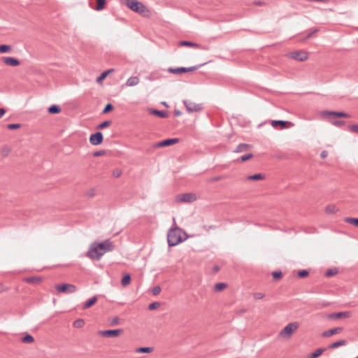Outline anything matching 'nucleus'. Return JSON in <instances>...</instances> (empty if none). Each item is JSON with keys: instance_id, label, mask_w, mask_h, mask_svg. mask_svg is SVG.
<instances>
[{"instance_id": "37998d69", "label": "nucleus", "mask_w": 358, "mask_h": 358, "mask_svg": "<svg viewBox=\"0 0 358 358\" xmlns=\"http://www.w3.org/2000/svg\"><path fill=\"white\" fill-rule=\"evenodd\" d=\"M113 108H114V107H113V104H111L110 103H107L105 106V107L102 111V113H103V114L108 113L109 112L112 111L113 110Z\"/></svg>"}, {"instance_id": "774afa93", "label": "nucleus", "mask_w": 358, "mask_h": 358, "mask_svg": "<svg viewBox=\"0 0 358 358\" xmlns=\"http://www.w3.org/2000/svg\"><path fill=\"white\" fill-rule=\"evenodd\" d=\"M162 104L164 106H165L166 107H168V105H167V103L165 101L162 102Z\"/></svg>"}, {"instance_id": "7ed1b4c3", "label": "nucleus", "mask_w": 358, "mask_h": 358, "mask_svg": "<svg viewBox=\"0 0 358 358\" xmlns=\"http://www.w3.org/2000/svg\"><path fill=\"white\" fill-rule=\"evenodd\" d=\"M186 235L185 232L182 229L176 227L169 230L167 233V243L169 247H173L182 242L186 239L182 237V234Z\"/></svg>"}, {"instance_id": "f8f14e48", "label": "nucleus", "mask_w": 358, "mask_h": 358, "mask_svg": "<svg viewBox=\"0 0 358 358\" xmlns=\"http://www.w3.org/2000/svg\"><path fill=\"white\" fill-rule=\"evenodd\" d=\"M183 103L188 113L200 111L203 108L201 104L194 103L187 100H183Z\"/></svg>"}, {"instance_id": "338daca9", "label": "nucleus", "mask_w": 358, "mask_h": 358, "mask_svg": "<svg viewBox=\"0 0 358 358\" xmlns=\"http://www.w3.org/2000/svg\"><path fill=\"white\" fill-rule=\"evenodd\" d=\"M7 154H8V150H6V151L3 150V156H6Z\"/></svg>"}, {"instance_id": "c85d7f7f", "label": "nucleus", "mask_w": 358, "mask_h": 358, "mask_svg": "<svg viewBox=\"0 0 358 358\" xmlns=\"http://www.w3.org/2000/svg\"><path fill=\"white\" fill-rule=\"evenodd\" d=\"M131 275L129 273H126L123 275L121 280V284L122 286H127L131 282Z\"/></svg>"}, {"instance_id": "6e6d98bb", "label": "nucleus", "mask_w": 358, "mask_h": 358, "mask_svg": "<svg viewBox=\"0 0 358 358\" xmlns=\"http://www.w3.org/2000/svg\"><path fill=\"white\" fill-rule=\"evenodd\" d=\"M318 31L317 29H313L305 38V39H308L313 36V35Z\"/></svg>"}, {"instance_id": "393cba45", "label": "nucleus", "mask_w": 358, "mask_h": 358, "mask_svg": "<svg viewBox=\"0 0 358 358\" xmlns=\"http://www.w3.org/2000/svg\"><path fill=\"white\" fill-rule=\"evenodd\" d=\"M106 0H96V5L93 8L97 11L102 10L106 6Z\"/></svg>"}, {"instance_id": "f3484780", "label": "nucleus", "mask_w": 358, "mask_h": 358, "mask_svg": "<svg viewBox=\"0 0 358 358\" xmlns=\"http://www.w3.org/2000/svg\"><path fill=\"white\" fill-rule=\"evenodd\" d=\"M343 327H336L333 329H330L327 331H323L322 333V337H330L334 334H337L341 333L343 331Z\"/></svg>"}, {"instance_id": "0eeeda50", "label": "nucleus", "mask_w": 358, "mask_h": 358, "mask_svg": "<svg viewBox=\"0 0 358 358\" xmlns=\"http://www.w3.org/2000/svg\"><path fill=\"white\" fill-rule=\"evenodd\" d=\"M203 64H200V65L194 66H191V67H177V68L170 67L168 69V72L173 73V74H180V73H183L192 72V71H196Z\"/></svg>"}, {"instance_id": "20e7f679", "label": "nucleus", "mask_w": 358, "mask_h": 358, "mask_svg": "<svg viewBox=\"0 0 358 358\" xmlns=\"http://www.w3.org/2000/svg\"><path fill=\"white\" fill-rule=\"evenodd\" d=\"M320 116L323 118H327L331 123V120H336L338 117H350V115L343 111H334V110H322L320 113Z\"/></svg>"}, {"instance_id": "13d9d810", "label": "nucleus", "mask_w": 358, "mask_h": 358, "mask_svg": "<svg viewBox=\"0 0 358 358\" xmlns=\"http://www.w3.org/2000/svg\"><path fill=\"white\" fill-rule=\"evenodd\" d=\"M95 195V191L94 189H91L87 192V196L88 197H93Z\"/></svg>"}, {"instance_id": "a878e982", "label": "nucleus", "mask_w": 358, "mask_h": 358, "mask_svg": "<svg viewBox=\"0 0 358 358\" xmlns=\"http://www.w3.org/2000/svg\"><path fill=\"white\" fill-rule=\"evenodd\" d=\"M179 45L181 46H188V47H194V48H200L201 45L198 43H193L189 41H181L179 43Z\"/></svg>"}, {"instance_id": "a19ab883", "label": "nucleus", "mask_w": 358, "mask_h": 358, "mask_svg": "<svg viewBox=\"0 0 358 358\" xmlns=\"http://www.w3.org/2000/svg\"><path fill=\"white\" fill-rule=\"evenodd\" d=\"M331 124L336 127H341L345 124V122L341 120H331Z\"/></svg>"}, {"instance_id": "4be33fe9", "label": "nucleus", "mask_w": 358, "mask_h": 358, "mask_svg": "<svg viewBox=\"0 0 358 358\" xmlns=\"http://www.w3.org/2000/svg\"><path fill=\"white\" fill-rule=\"evenodd\" d=\"M326 348H320L316 349L313 352H312L310 355H308V358H317L320 357Z\"/></svg>"}, {"instance_id": "603ef678", "label": "nucleus", "mask_w": 358, "mask_h": 358, "mask_svg": "<svg viewBox=\"0 0 358 358\" xmlns=\"http://www.w3.org/2000/svg\"><path fill=\"white\" fill-rule=\"evenodd\" d=\"M119 322H120V319L118 317H113L110 322V326H115L117 325V324H119Z\"/></svg>"}, {"instance_id": "ddd939ff", "label": "nucleus", "mask_w": 358, "mask_h": 358, "mask_svg": "<svg viewBox=\"0 0 358 358\" xmlns=\"http://www.w3.org/2000/svg\"><path fill=\"white\" fill-rule=\"evenodd\" d=\"M289 57L293 59L303 62L308 59V54L305 51L298 50L290 52Z\"/></svg>"}, {"instance_id": "79ce46f5", "label": "nucleus", "mask_w": 358, "mask_h": 358, "mask_svg": "<svg viewBox=\"0 0 358 358\" xmlns=\"http://www.w3.org/2000/svg\"><path fill=\"white\" fill-rule=\"evenodd\" d=\"M308 274H309V271L306 269L300 270L297 273V275L300 278H304L307 277L308 275Z\"/></svg>"}, {"instance_id": "bb28decb", "label": "nucleus", "mask_w": 358, "mask_h": 358, "mask_svg": "<svg viewBox=\"0 0 358 358\" xmlns=\"http://www.w3.org/2000/svg\"><path fill=\"white\" fill-rule=\"evenodd\" d=\"M153 350L154 348L152 347H140L136 349V352L138 353H150Z\"/></svg>"}, {"instance_id": "5fc2aeb1", "label": "nucleus", "mask_w": 358, "mask_h": 358, "mask_svg": "<svg viewBox=\"0 0 358 358\" xmlns=\"http://www.w3.org/2000/svg\"><path fill=\"white\" fill-rule=\"evenodd\" d=\"M122 175V171L120 169H115L113 172V176L115 178H119Z\"/></svg>"}, {"instance_id": "de8ad7c7", "label": "nucleus", "mask_w": 358, "mask_h": 358, "mask_svg": "<svg viewBox=\"0 0 358 358\" xmlns=\"http://www.w3.org/2000/svg\"><path fill=\"white\" fill-rule=\"evenodd\" d=\"M161 287L159 285L155 286L152 289V294L155 296L159 294L161 292Z\"/></svg>"}, {"instance_id": "680f3d73", "label": "nucleus", "mask_w": 358, "mask_h": 358, "mask_svg": "<svg viewBox=\"0 0 358 358\" xmlns=\"http://www.w3.org/2000/svg\"><path fill=\"white\" fill-rule=\"evenodd\" d=\"M307 1H309V2H323V3H325V2H327L329 0H306Z\"/></svg>"}, {"instance_id": "412c9836", "label": "nucleus", "mask_w": 358, "mask_h": 358, "mask_svg": "<svg viewBox=\"0 0 358 358\" xmlns=\"http://www.w3.org/2000/svg\"><path fill=\"white\" fill-rule=\"evenodd\" d=\"M251 145L247 143H240L235 149V152H242L250 148Z\"/></svg>"}, {"instance_id": "72a5a7b5", "label": "nucleus", "mask_w": 358, "mask_h": 358, "mask_svg": "<svg viewBox=\"0 0 358 358\" xmlns=\"http://www.w3.org/2000/svg\"><path fill=\"white\" fill-rule=\"evenodd\" d=\"M21 341L24 343H31L34 341V338L31 334H26L21 338Z\"/></svg>"}, {"instance_id": "c03bdc74", "label": "nucleus", "mask_w": 358, "mask_h": 358, "mask_svg": "<svg viewBox=\"0 0 358 358\" xmlns=\"http://www.w3.org/2000/svg\"><path fill=\"white\" fill-rule=\"evenodd\" d=\"M159 306H160V303L157 302V301H155V302L151 303L148 306V309L150 310H155V309L158 308Z\"/></svg>"}, {"instance_id": "58836bf2", "label": "nucleus", "mask_w": 358, "mask_h": 358, "mask_svg": "<svg viewBox=\"0 0 358 358\" xmlns=\"http://www.w3.org/2000/svg\"><path fill=\"white\" fill-rule=\"evenodd\" d=\"M84 324L85 322L83 319H77L73 323V326L75 328H81L84 326Z\"/></svg>"}, {"instance_id": "cd10ccee", "label": "nucleus", "mask_w": 358, "mask_h": 358, "mask_svg": "<svg viewBox=\"0 0 358 358\" xmlns=\"http://www.w3.org/2000/svg\"><path fill=\"white\" fill-rule=\"evenodd\" d=\"M139 83V78L136 76L130 77L127 80V85L128 86H135Z\"/></svg>"}, {"instance_id": "ea45409f", "label": "nucleus", "mask_w": 358, "mask_h": 358, "mask_svg": "<svg viewBox=\"0 0 358 358\" xmlns=\"http://www.w3.org/2000/svg\"><path fill=\"white\" fill-rule=\"evenodd\" d=\"M272 276L275 280H279L282 277V273L280 271H275L272 272Z\"/></svg>"}, {"instance_id": "a211bd4d", "label": "nucleus", "mask_w": 358, "mask_h": 358, "mask_svg": "<svg viewBox=\"0 0 358 358\" xmlns=\"http://www.w3.org/2000/svg\"><path fill=\"white\" fill-rule=\"evenodd\" d=\"M148 111L150 114L156 115L159 117L166 118L168 117V113L164 110H159L157 109L149 108Z\"/></svg>"}, {"instance_id": "bf43d9fd", "label": "nucleus", "mask_w": 358, "mask_h": 358, "mask_svg": "<svg viewBox=\"0 0 358 358\" xmlns=\"http://www.w3.org/2000/svg\"><path fill=\"white\" fill-rule=\"evenodd\" d=\"M203 229L206 231H208L209 229H216V226L215 225H210V226H206V225H204L203 226Z\"/></svg>"}, {"instance_id": "864d4df0", "label": "nucleus", "mask_w": 358, "mask_h": 358, "mask_svg": "<svg viewBox=\"0 0 358 358\" xmlns=\"http://www.w3.org/2000/svg\"><path fill=\"white\" fill-rule=\"evenodd\" d=\"M253 296L256 299H262L264 296V294L262 292H255L253 294Z\"/></svg>"}, {"instance_id": "4d7b16f0", "label": "nucleus", "mask_w": 358, "mask_h": 358, "mask_svg": "<svg viewBox=\"0 0 358 358\" xmlns=\"http://www.w3.org/2000/svg\"><path fill=\"white\" fill-rule=\"evenodd\" d=\"M253 4L255 6H262L266 5V3L264 1L258 0V1H255L253 2Z\"/></svg>"}, {"instance_id": "423d86ee", "label": "nucleus", "mask_w": 358, "mask_h": 358, "mask_svg": "<svg viewBox=\"0 0 358 358\" xmlns=\"http://www.w3.org/2000/svg\"><path fill=\"white\" fill-rule=\"evenodd\" d=\"M298 322H291L287 324L280 332V336L290 337L291 335L298 329Z\"/></svg>"}, {"instance_id": "3c124183", "label": "nucleus", "mask_w": 358, "mask_h": 358, "mask_svg": "<svg viewBox=\"0 0 358 358\" xmlns=\"http://www.w3.org/2000/svg\"><path fill=\"white\" fill-rule=\"evenodd\" d=\"M106 153V151L105 150H101L94 152L93 153V156L94 157H100V156L104 155Z\"/></svg>"}, {"instance_id": "f03ea898", "label": "nucleus", "mask_w": 358, "mask_h": 358, "mask_svg": "<svg viewBox=\"0 0 358 358\" xmlns=\"http://www.w3.org/2000/svg\"><path fill=\"white\" fill-rule=\"evenodd\" d=\"M121 3L125 5L131 10L143 16L150 17V10L142 2L138 0H121Z\"/></svg>"}, {"instance_id": "c9c22d12", "label": "nucleus", "mask_w": 358, "mask_h": 358, "mask_svg": "<svg viewBox=\"0 0 358 358\" xmlns=\"http://www.w3.org/2000/svg\"><path fill=\"white\" fill-rule=\"evenodd\" d=\"M112 124L110 120H105L96 126V129H103Z\"/></svg>"}, {"instance_id": "6e6552de", "label": "nucleus", "mask_w": 358, "mask_h": 358, "mask_svg": "<svg viewBox=\"0 0 358 358\" xmlns=\"http://www.w3.org/2000/svg\"><path fill=\"white\" fill-rule=\"evenodd\" d=\"M122 329L101 330L98 334L106 338H115L123 333Z\"/></svg>"}, {"instance_id": "052dcab7", "label": "nucleus", "mask_w": 358, "mask_h": 358, "mask_svg": "<svg viewBox=\"0 0 358 358\" xmlns=\"http://www.w3.org/2000/svg\"><path fill=\"white\" fill-rule=\"evenodd\" d=\"M327 155H328V152L327 150H323L320 154V157L322 159H325L327 157Z\"/></svg>"}, {"instance_id": "b1692460", "label": "nucleus", "mask_w": 358, "mask_h": 358, "mask_svg": "<svg viewBox=\"0 0 358 358\" xmlns=\"http://www.w3.org/2000/svg\"><path fill=\"white\" fill-rule=\"evenodd\" d=\"M61 110L62 109L58 105H52L48 109V113L50 114H58Z\"/></svg>"}, {"instance_id": "2eb2a0df", "label": "nucleus", "mask_w": 358, "mask_h": 358, "mask_svg": "<svg viewBox=\"0 0 358 358\" xmlns=\"http://www.w3.org/2000/svg\"><path fill=\"white\" fill-rule=\"evenodd\" d=\"M351 315L350 312L345 311V312H338L330 313L327 315V318L329 320H336L341 318H346L349 317Z\"/></svg>"}, {"instance_id": "4c0bfd02", "label": "nucleus", "mask_w": 358, "mask_h": 358, "mask_svg": "<svg viewBox=\"0 0 358 358\" xmlns=\"http://www.w3.org/2000/svg\"><path fill=\"white\" fill-rule=\"evenodd\" d=\"M337 273L338 269L336 268H331L326 271L325 276L329 278L336 275Z\"/></svg>"}, {"instance_id": "39448f33", "label": "nucleus", "mask_w": 358, "mask_h": 358, "mask_svg": "<svg viewBox=\"0 0 358 358\" xmlns=\"http://www.w3.org/2000/svg\"><path fill=\"white\" fill-rule=\"evenodd\" d=\"M55 289L59 293L72 294L75 293L78 289L76 285L69 283L57 284L55 285Z\"/></svg>"}, {"instance_id": "1a4fd4ad", "label": "nucleus", "mask_w": 358, "mask_h": 358, "mask_svg": "<svg viewBox=\"0 0 358 358\" xmlns=\"http://www.w3.org/2000/svg\"><path fill=\"white\" fill-rule=\"evenodd\" d=\"M196 196L192 193H185L178 194L176 197L177 202L191 203L196 200Z\"/></svg>"}, {"instance_id": "f704fd0d", "label": "nucleus", "mask_w": 358, "mask_h": 358, "mask_svg": "<svg viewBox=\"0 0 358 358\" xmlns=\"http://www.w3.org/2000/svg\"><path fill=\"white\" fill-rule=\"evenodd\" d=\"M325 211L328 214H333L338 212V209L334 205H329L325 208Z\"/></svg>"}, {"instance_id": "aec40b11", "label": "nucleus", "mask_w": 358, "mask_h": 358, "mask_svg": "<svg viewBox=\"0 0 358 358\" xmlns=\"http://www.w3.org/2000/svg\"><path fill=\"white\" fill-rule=\"evenodd\" d=\"M42 281V278L39 276H31L26 278L24 282L30 284H38Z\"/></svg>"}, {"instance_id": "473e14b6", "label": "nucleus", "mask_w": 358, "mask_h": 358, "mask_svg": "<svg viewBox=\"0 0 358 358\" xmlns=\"http://www.w3.org/2000/svg\"><path fill=\"white\" fill-rule=\"evenodd\" d=\"M12 50V47L10 45L2 44L0 45V52L1 53H8Z\"/></svg>"}, {"instance_id": "69168bd1", "label": "nucleus", "mask_w": 358, "mask_h": 358, "mask_svg": "<svg viewBox=\"0 0 358 358\" xmlns=\"http://www.w3.org/2000/svg\"><path fill=\"white\" fill-rule=\"evenodd\" d=\"M213 269L214 272H217L220 270V267L218 266H215Z\"/></svg>"}, {"instance_id": "e2e57ef3", "label": "nucleus", "mask_w": 358, "mask_h": 358, "mask_svg": "<svg viewBox=\"0 0 358 358\" xmlns=\"http://www.w3.org/2000/svg\"><path fill=\"white\" fill-rule=\"evenodd\" d=\"M6 113V110L4 108H0V118L3 116Z\"/></svg>"}, {"instance_id": "7c9ffc66", "label": "nucleus", "mask_w": 358, "mask_h": 358, "mask_svg": "<svg viewBox=\"0 0 358 358\" xmlns=\"http://www.w3.org/2000/svg\"><path fill=\"white\" fill-rule=\"evenodd\" d=\"M114 71L113 69L105 71L101 73V75L96 78V82L100 83L111 72Z\"/></svg>"}, {"instance_id": "c756f323", "label": "nucleus", "mask_w": 358, "mask_h": 358, "mask_svg": "<svg viewBox=\"0 0 358 358\" xmlns=\"http://www.w3.org/2000/svg\"><path fill=\"white\" fill-rule=\"evenodd\" d=\"M265 178V175L263 173H256L254 175L249 176L248 180H263Z\"/></svg>"}, {"instance_id": "4468645a", "label": "nucleus", "mask_w": 358, "mask_h": 358, "mask_svg": "<svg viewBox=\"0 0 358 358\" xmlns=\"http://www.w3.org/2000/svg\"><path fill=\"white\" fill-rule=\"evenodd\" d=\"M179 141L178 138H166L163 141H161L158 143H157L155 145V148H162V147H167L171 146Z\"/></svg>"}, {"instance_id": "09e8293b", "label": "nucleus", "mask_w": 358, "mask_h": 358, "mask_svg": "<svg viewBox=\"0 0 358 358\" xmlns=\"http://www.w3.org/2000/svg\"><path fill=\"white\" fill-rule=\"evenodd\" d=\"M222 178V176H217L208 179V182L212 183L220 180Z\"/></svg>"}, {"instance_id": "dca6fc26", "label": "nucleus", "mask_w": 358, "mask_h": 358, "mask_svg": "<svg viewBox=\"0 0 358 358\" xmlns=\"http://www.w3.org/2000/svg\"><path fill=\"white\" fill-rule=\"evenodd\" d=\"M2 61L4 64L10 66H17L20 64V61L17 58L12 57H3Z\"/></svg>"}, {"instance_id": "0e129e2a", "label": "nucleus", "mask_w": 358, "mask_h": 358, "mask_svg": "<svg viewBox=\"0 0 358 358\" xmlns=\"http://www.w3.org/2000/svg\"><path fill=\"white\" fill-rule=\"evenodd\" d=\"M181 112L179 110H174V115L175 116H180L181 115Z\"/></svg>"}, {"instance_id": "9d476101", "label": "nucleus", "mask_w": 358, "mask_h": 358, "mask_svg": "<svg viewBox=\"0 0 358 358\" xmlns=\"http://www.w3.org/2000/svg\"><path fill=\"white\" fill-rule=\"evenodd\" d=\"M271 124L274 128H277L278 126H280V129H287L294 126V124L292 122L285 120H271Z\"/></svg>"}, {"instance_id": "9b49d317", "label": "nucleus", "mask_w": 358, "mask_h": 358, "mask_svg": "<svg viewBox=\"0 0 358 358\" xmlns=\"http://www.w3.org/2000/svg\"><path fill=\"white\" fill-rule=\"evenodd\" d=\"M90 143L92 145H100L103 140V134L101 131H96L94 134H92L90 136Z\"/></svg>"}, {"instance_id": "e433bc0d", "label": "nucleus", "mask_w": 358, "mask_h": 358, "mask_svg": "<svg viewBox=\"0 0 358 358\" xmlns=\"http://www.w3.org/2000/svg\"><path fill=\"white\" fill-rule=\"evenodd\" d=\"M226 287H227V284L226 283L218 282V283L215 284V285L214 287V290L215 292H221V291H222Z\"/></svg>"}, {"instance_id": "5701e85b", "label": "nucleus", "mask_w": 358, "mask_h": 358, "mask_svg": "<svg viewBox=\"0 0 358 358\" xmlns=\"http://www.w3.org/2000/svg\"><path fill=\"white\" fill-rule=\"evenodd\" d=\"M347 344V341L345 340H339L338 341H336L334 343H332L328 346V348L329 349H334L337 348L341 346L345 345Z\"/></svg>"}, {"instance_id": "8fccbe9b", "label": "nucleus", "mask_w": 358, "mask_h": 358, "mask_svg": "<svg viewBox=\"0 0 358 358\" xmlns=\"http://www.w3.org/2000/svg\"><path fill=\"white\" fill-rule=\"evenodd\" d=\"M349 129L353 133L358 134V124H352L349 126Z\"/></svg>"}, {"instance_id": "2f4dec72", "label": "nucleus", "mask_w": 358, "mask_h": 358, "mask_svg": "<svg viewBox=\"0 0 358 358\" xmlns=\"http://www.w3.org/2000/svg\"><path fill=\"white\" fill-rule=\"evenodd\" d=\"M344 221L346 223L353 224L354 226L358 227V218L357 217H345Z\"/></svg>"}, {"instance_id": "f257e3e1", "label": "nucleus", "mask_w": 358, "mask_h": 358, "mask_svg": "<svg viewBox=\"0 0 358 358\" xmlns=\"http://www.w3.org/2000/svg\"><path fill=\"white\" fill-rule=\"evenodd\" d=\"M114 249L115 245L109 239L99 243L94 242L90 245L86 257L92 260H99L106 252H111Z\"/></svg>"}, {"instance_id": "a18cd8bd", "label": "nucleus", "mask_w": 358, "mask_h": 358, "mask_svg": "<svg viewBox=\"0 0 358 358\" xmlns=\"http://www.w3.org/2000/svg\"><path fill=\"white\" fill-rule=\"evenodd\" d=\"M21 127V124L19 123L9 124L7 125V128L10 130L17 129Z\"/></svg>"}, {"instance_id": "49530a36", "label": "nucleus", "mask_w": 358, "mask_h": 358, "mask_svg": "<svg viewBox=\"0 0 358 358\" xmlns=\"http://www.w3.org/2000/svg\"><path fill=\"white\" fill-rule=\"evenodd\" d=\"M253 157V155L252 153H248V154H246V155H244L243 156L241 157V161L242 162H246L247 160L251 159Z\"/></svg>"}, {"instance_id": "6ab92c4d", "label": "nucleus", "mask_w": 358, "mask_h": 358, "mask_svg": "<svg viewBox=\"0 0 358 358\" xmlns=\"http://www.w3.org/2000/svg\"><path fill=\"white\" fill-rule=\"evenodd\" d=\"M98 297L97 296H94L92 298L89 299L83 306V309H88L91 308L95 303L97 301Z\"/></svg>"}]
</instances>
